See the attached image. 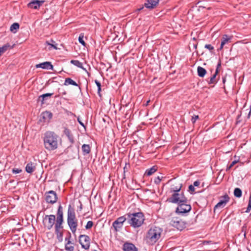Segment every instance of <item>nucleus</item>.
I'll return each instance as SVG.
<instances>
[{
  "label": "nucleus",
  "mask_w": 251,
  "mask_h": 251,
  "mask_svg": "<svg viewBox=\"0 0 251 251\" xmlns=\"http://www.w3.org/2000/svg\"><path fill=\"white\" fill-rule=\"evenodd\" d=\"M45 148L49 151H53L58 148V136L52 131L46 132L44 138Z\"/></svg>",
  "instance_id": "f257e3e1"
},
{
  "label": "nucleus",
  "mask_w": 251,
  "mask_h": 251,
  "mask_svg": "<svg viewBox=\"0 0 251 251\" xmlns=\"http://www.w3.org/2000/svg\"><path fill=\"white\" fill-rule=\"evenodd\" d=\"M127 222L130 226L134 228L140 227L145 221V217L141 212L128 213L126 214Z\"/></svg>",
  "instance_id": "f03ea898"
},
{
  "label": "nucleus",
  "mask_w": 251,
  "mask_h": 251,
  "mask_svg": "<svg viewBox=\"0 0 251 251\" xmlns=\"http://www.w3.org/2000/svg\"><path fill=\"white\" fill-rule=\"evenodd\" d=\"M55 225V234L59 242L62 241L63 234V211L62 207L60 205L57 211V217Z\"/></svg>",
  "instance_id": "7ed1b4c3"
},
{
  "label": "nucleus",
  "mask_w": 251,
  "mask_h": 251,
  "mask_svg": "<svg viewBox=\"0 0 251 251\" xmlns=\"http://www.w3.org/2000/svg\"><path fill=\"white\" fill-rule=\"evenodd\" d=\"M67 223L72 233L75 234L77 229V220L75 209L71 204L69 205L67 211Z\"/></svg>",
  "instance_id": "20e7f679"
},
{
  "label": "nucleus",
  "mask_w": 251,
  "mask_h": 251,
  "mask_svg": "<svg viewBox=\"0 0 251 251\" xmlns=\"http://www.w3.org/2000/svg\"><path fill=\"white\" fill-rule=\"evenodd\" d=\"M181 189V185L178 188H172L171 192H173L174 193L172 197L168 199V201L173 203H177V204L186 202L187 199L184 196L183 192H180Z\"/></svg>",
  "instance_id": "39448f33"
},
{
  "label": "nucleus",
  "mask_w": 251,
  "mask_h": 251,
  "mask_svg": "<svg viewBox=\"0 0 251 251\" xmlns=\"http://www.w3.org/2000/svg\"><path fill=\"white\" fill-rule=\"evenodd\" d=\"M162 231V229L159 227H151L146 236L147 242L151 244L155 243L160 238Z\"/></svg>",
  "instance_id": "423d86ee"
},
{
  "label": "nucleus",
  "mask_w": 251,
  "mask_h": 251,
  "mask_svg": "<svg viewBox=\"0 0 251 251\" xmlns=\"http://www.w3.org/2000/svg\"><path fill=\"white\" fill-rule=\"evenodd\" d=\"M56 217L54 215H46L43 217V225L45 229L50 230L54 226L55 230Z\"/></svg>",
  "instance_id": "0eeeda50"
},
{
  "label": "nucleus",
  "mask_w": 251,
  "mask_h": 251,
  "mask_svg": "<svg viewBox=\"0 0 251 251\" xmlns=\"http://www.w3.org/2000/svg\"><path fill=\"white\" fill-rule=\"evenodd\" d=\"M170 224L180 231L186 227V223L178 217H172Z\"/></svg>",
  "instance_id": "6e6552de"
},
{
  "label": "nucleus",
  "mask_w": 251,
  "mask_h": 251,
  "mask_svg": "<svg viewBox=\"0 0 251 251\" xmlns=\"http://www.w3.org/2000/svg\"><path fill=\"white\" fill-rule=\"evenodd\" d=\"M188 203V200L187 199L186 202H182L178 204L176 212L182 215L189 212L191 210V206Z\"/></svg>",
  "instance_id": "1a4fd4ad"
},
{
  "label": "nucleus",
  "mask_w": 251,
  "mask_h": 251,
  "mask_svg": "<svg viewBox=\"0 0 251 251\" xmlns=\"http://www.w3.org/2000/svg\"><path fill=\"white\" fill-rule=\"evenodd\" d=\"M126 219L127 218L125 216H123L118 218L113 223L112 227L115 232L119 231L123 227L124 223Z\"/></svg>",
  "instance_id": "9d476101"
},
{
  "label": "nucleus",
  "mask_w": 251,
  "mask_h": 251,
  "mask_svg": "<svg viewBox=\"0 0 251 251\" xmlns=\"http://www.w3.org/2000/svg\"><path fill=\"white\" fill-rule=\"evenodd\" d=\"M79 242L81 245V247L85 250H88L90 248V238L86 235H80L79 237Z\"/></svg>",
  "instance_id": "9b49d317"
},
{
  "label": "nucleus",
  "mask_w": 251,
  "mask_h": 251,
  "mask_svg": "<svg viewBox=\"0 0 251 251\" xmlns=\"http://www.w3.org/2000/svg\"><path fill=\"white\" fill-rule=\"evenodd\" d=\"M45 196L47 202L51 204L55 203L58 199L56 192L52 190L46 192Z\"/></svg>",
  "instance_id": "f8f14e48"
},
{
  "label": "nucleus",
  "mask_w": 251,
  "mask_h": 251,
  "mask_svg": "<svg viewBox=\"0 0 251 251\" xmlns=\"http://www.w3.org/2000/svg\"><path fill=\"white\" fill-rule=\"evenodd\" d=\"M229 200V197L227 194H225L223 196L221 197V200L215 206L214 210L219 208H223L228 202Z\"/></svg>",
  "instance_id": "ddd939ff"
},
{
  "label": "nucleus",
  "mask_w": 251,
  "mask_h": 251,
  "mask_svg": "<svg viewBox=\"0 0 251 251\" xmlns=\"http://www.w3.org/2000/svg\"><path fill=\"white\" fill-rule=\"evenodd\" d=\"M232 38V36H229L227 34L223 35L222 38L221 46L219 50H222L223 49L224 45L228 43H230Z\"/></svg>",
  "instance_id": "4468645a"
},
{
  "label": "nucleus",
  "mask_w": 251,
  "mask_h": 251,
  "mask_svg": "<svg viewBox=\"0 0 251 251\" xmlns=\"http://www.w3.org/2000/svg\"><path fill=\"white\" fill-rule=\"evenodd\" d=\"M159 0H146L144 3L145 7L152 9L154 8L159 3Z\"/></svg>",
  "instance_id": "2eb2a0df"
},
{
  "label": "nucleus",
  "mask_w": 251,
  "mask_h": 251,
  "mask_svg": "<svg viewBox=\"0 0 251 251\" xmlns=\"http://www.w3.org/2000/svg\"><path fill=\"white\" fill-rule=\"evenodd\" d=\"M123 250L124 251H138V249L133 244L128 242L124 244Z\"/></svg>",
  "instance_id": "dca6fc26"
},
{
  "label": "nucleus",
  "mask_w": 251,
  "mask_h": 251,
  "mask_svg": "<svg viewBox=\"0 0 251 251\" xmlns=\"http://www.w3.org/2000/svg\"><path fill=\"white\" fill-rule=\"evenodd\" d=\"M44 2V0H34L29 3L28 6L31 8L38 9Z\"/></svg>",
  "instance_id": "f3484780"
},
{
  "label": "nucleus",
  "mask_w": 251,
  "mask_h": 251,
  "mask_svg": "<svg viewBox=\"0 0 251 251\" xmlns=\"http://www.w3.org/2000/svg\"><path fill=\"white\" fill-rule=\"evenodd\" d=\"M70 238L71 235L68 237H66L65 239V241H67L65 245V249L66 251H74V243H72L70 240Z\"/></svg>",
  "instance_id": "a211bd4d"
},
{
  "label": "nucleus",
  "mask_w": 251,
  "mask_h": 251,
  "mask_svg": "<svg viewBox=\"0 0 251 251\" xmlns=\"http://www.w3.org/2000/svg\"><path fill=\"white\" fill-rule=\"evenodd\" d=\"M37 68H41L44 69H48L53 70V65L50 62H45L41 63L36 65Z\"/></svg>",
  "instance_id": "6ab92c4d"
},
{
  "label": "nucleus",
  "mask_w": 251,
  "mask_h": 251,
  "mask_svg": "<svg viewBox=\"0 0 251 251\" xmlns=\"http://www.w3.org/2000/svg\"><path fill=\"white\" fill-rule=\"evenodd\" d=\"M64 133L67 136L71 143L73 144L74 143V137L71 133V130L69 128L65 127L64 130Z\"/></svg>",
  "instance_id": "aec40b11"
},
{
  "label": "nucleus",
  "mask_w": 251,
  "mask_h": 251,
  "mask_svg": "<svg viewBox=\"0 0 251 251\" xmlns=\"http://www.w3.org/2000/svg\"><path fill=\"white\" fill-rule=\"evenodd\" d=\"M36 166L32 162L28 163L25 166V171L29 174L32 173L35 170Z\"/></svg>",
  "instance_id": "412c9836"
},
{
  "label": "nucleus",
  "mask_w": 251,
  "mask_h": 251,
  "mask_svg": "<svg viewBox=\"0 0 251 251\" xmlns=\"http://www.w3.org/2000/svg\"><path fill=\"white\" fill-rule=\"evenodd\" d=\"M218 74V71L216 70L215 73L210 77V78L207 79V82L208 84H214L217 82L216 77Z\"/></svg>",
  "instance_id": "4be33fe9"
},
{
  "label": "nucleus",
  "mask_w": 251,
  "mask_h": 251,
  "mask_svg": "<svg viewBox=\"0 0 251 251\" xmlns=\"http://www.w3.org/2000/svg\"><path fill=\"white\" fill-rule=\"evenodd\" d=\"M53 95V93H46L40 96L38 99V102H41V105L44 103V100L47 97H50Z\"/></svg>",
  "instance_id": "5701e85b"
},
{
  "label": "nucleus",
  "mask_w": 251,
  "mask_h": 251,
  "mask_svg": "<svg viewBox=\"0 0 251 251\" xmlns=\"http://www.w3.org/2000/svg\"><path fill=\"white\" fill-rule=\"evenodd\" d=\"M198 75L200 77H203L206 75L207 71L206 70L201 66H198L197 68Z\"/></svg>",
  "instance_id": "b1692460"
},
{
  "label": "nucleus",
  "mask_w": 251,
  "mask_h": 251,
  "mask_svg": "<svg viewBox=\"0 0 251 251\" xmlns=\"http://www.w3.org/2000/svg\"><path fill=\"white\" fill-rule=\"evenodd\" d=\"M82 151L83 154L86 155L89 154L91 151L90 147L89 145L84 144L82 146Z\"/></svg>",
  "instance_id": "393cba45"
},
{
  "label": "nucleus",
  "mask_w": 251,
  "mask_h": 251,
  "mask_svg": "<svg viewBox=\"0 0 251 251\" xmlns=\"http://www.w3.org/2000/svg\"><path fill=\"white\" fill-rule=\"evenodd\" d=\"M42 117L45 120H50L52 117V114L50 111H45L42 114Z\"/></svg>",
  "instance_id": "a878e982"
},
{
  "label": "nucleus",
  "mask_w": 251,
  "mask_h": 251,
  "mask_svg": "<svg viewBox=\"0 0 251 251\" xmlns=\"http://www.w3.org/2000/svg\"><path fill=\"white\" fill-rule=\"evenodd\" d=\"M71 63L86 71V69L83 67L82 63L79 61L76 60H72L71 61Z\"/></svg>",
  "instance_id": "bb28decb"
},
{
  "label": "nucleus",
  "mask_w": 251,
  "mask_h": 251,
  "mask_svg": "<svg viewBox=\"0 0 251 251\" xmlns=\"http://www.w3.org/2000/svg\"><path fill=\"white\" fill-rule=\"evenodd\" d=\"M19 24L17 23H13L10 27V30L11 32L15 33L17 32V30L19 28Z\"/></svg>",
  "instance_id": "cd10ccee"
},
{
  "label": "nucleus",
  "mask_w": 251,
  "mask_h": 251,
  "mask_svg": "<svg viewBox=\"0 0 251 251\" xmlns=\"http://www.w3.org/2000/svg\"><path fill=\"white\" fill-rule=\"evenodd\" d=\"M64 85H72L75 86H78V84L75 81H74L72 79L69 77L66 78L65 79Z\"/></svg>",
  "instance_id": "c85d7f7f"
},
{
  "label": "nucleus",
  "mask_w": 251,
  "mask_h": 251,
  "mask_svg": "<svg viewBox=\"0 0 251 251\" xmlns=\"http://www.w3.org/2000/svg\"><path fill=\"white\" fill-rule=\"evenodd\" d=\"M155 166H153L150 169H147L145 172V175L147 176H150L156 171Z\"/></svg>",
  "instance_id": "c756f323"
},
{
  "label": "nucleus",
  "mask_w": 251,
  "mask_h": 251,
  "mask_svg": "<svg viewBox=\"0 0 251 251\" xmlns=\"http://www.w3.org/2000/svg\"><path fill=\"white\" fill-rule=\"evenodd\" d=\"M242 195V192L239 188H236L234 190V195L235 197L240 198Z\"/></svg>",
  "instance_id": "7c9ffc66"
},
{
  "label": "nucleus",
  "mask_w": 251,
  "mask_h": 251,
  "mask_svg": "<svg viewBox=\"0 0 251 251\" xmlns=\"http://www.w3.org/2000/svg\"><path fill=\"white\" fill-rule=\"evenodd\" d=\"M50 42L51 43H50L49 41H46V43L48 45L50 46L51 47V48H52L54 49L57 50V48L56 47L57 44L55 43V42L54 41H53V40H51Z\"/></svg>",
  "instance_id": "2f4dec72"
},
{
  "label": "nucleus",
  "mask_w": 251,
  "mask_h": 251,
  "mask_svg": "<svg viewBox=\"0 0 251 251\" xmlns=\"http://www.w3.org/2000/svg\"><path fill=\"white\" fill-rule=\"evenodd\" d=\"M95 82L98 87V93L99 96H101L100 91H101V84L100 83L97 79L95 80Z\"/></svg>",
  "instance_id": "473e14b6"
},
{
  "label": "nucleus",
  "mask_w": 251,
  "mask_h": 251,
  "mask_svg": "<svg viewBox=\"0 0 251 251\" xmlns=\"http://www.w3.org/2000/svg\"><path fill=\"white\" fill-rule=\"evenodd\" d=\"M251 210V192L250 193V197L249 200L248 205L246 210V213H249Z\"/></svg>",
  "instance_id": "72a5a7b5"
},
{
  "label": "nucleus",
  "mask_w": 251,
  "mask_h": 251,
  "mask_svg": "<svg viewBox=\"0 0 251 251\" xmlns=\"http://www.w3.org/2000/svg\"><path fill=\"white\" fill-rule=\"evenodd\" d=\"M83 37H84L83 34H82V33L80 34L78 37V41H79V42L81 44H82L84 46H85L86 43L84 42V41L83 40Z\"/></svg>",
  "instance_id": "f704fd0d"
},
{
  "label": "nucleus",
  "mask_w": 251,
  "mask_h": 251,
  "mask_svg": "<svg viewBox=\"0 0 251 251\" xmlns=\"http://www.w3.org/2000/svg\"><path fill=\"white\" fill-rule=\"evenodd\" d=\"M94 223L92 221H88L85 226V228L86 229H89L92 228V227L93 226Z\"/></svg>",
  "instance_id": "c9c22d12"
},
{
  "label": "nucleus",
  "mask_w": 251,
  "mask_h": 251,
  "mask_svg": "<svg viewBox=\"0 0 251 251\" xmlns=\"http://www.w3.org/2000/svg\"><path fill=\"white\" fill-rule=\"evenodd\" d=\"M10 45L9 44H6L3 45L2 47H0L1 50L4 52L6 51L9 48H10Z\"/></svg>",
  "instance_id": "e433bc0d"
},
{
  "label": "nucleus",
  "mask_w": 251,
  "mask_h": 251,
  "mask_svg": "<svg viewBox=\"0 0 251 251\" xmlns=\"http://www.w3.org/2000/svg\"><path fill=\"white\" fill-rule=\"evenodd\" d=\"M204 48L209 50L211 52L214 50V47L210 44H206Z\"/></svg>",
  "instance_id": "4c0bfd02"
},
{
  "label": "nucleus",
  "mask_w": 251,
  "mask_h": 251,
  "mask_svg": "<svg viewBox=\"0 0 251 251\" xmlns=\"http://www.w3.org/2000/svg\"><path fill=\"white\" fill-rule=\"evenodd\" d=\"M199 118V115H193L191 118V121H192V123L195 124L196 120H198Z\"/></svg>",
  "instance_id": "58836bf2"
},
{
  "label": "nucleus",
  "mask_w": 251,
  "mask_h": 251,
  "mask_svg": "<svg viewBox=\"0 0 251 251\" xmlns=\"http://www.w3.org/2000/svg\"><path fill=\"white\" fill-rule=\"evenodd\" d=\"M22 171V170L21 169L18 168H14L12 171V173L15 174L20 173Z\"/></svg>",
  "instance_id": "ea45409f"
},
{
  "label": "nucleus",
  "mask_w": 251,
  "mask_h": 251,
  "mask_svg": "<svg viewBox=\"0 0 251 251\" xmlns=\"http://www.w3.org/2000/svg\"><path fill=\"white\" fill-rule=\"evenodd\" d=\"M161 181V178L159 176L155 177L154 179V182L156 184H159Z\"/></svg>",
  "instance_id": "a19ab883"
},
{
  "label": "nucleus",
  "mask_w": 251,
  "mask_h": 251,
  "mask_svg": "<svg viewBox=\"0 0 251 251\" xmlns=\"http://www.w3.org/2000/svg\"><path fill=\"white\" fill-rule=\"evenodd\" d=\"M189 190L190 192H191V193L194 192V191H195V188H194V186H193L192 185H189Z\"/></svg>",
  "instance_id": "79ce46f5"
},
{
  "label": "nucleus",
  "mask_w": 251,
  "mask_h": 251,
  "mask_svg": "<svg viewBox=\"0 0 251 251\" xmlns=\"http://www.w3.org/2000/svg\"><path fill=\"white\" fill-rule=\"evenodd\" d=\"M239 161V160L238 159L237 160H234L232 162V163L230 164V167H233L235 164L238 163Z\"/></svg>",
  "instance_id": "37998d69"
},
{
  "label": "nucleus",
  "mask_w": 251,
  "mask_h": 251,
  "mask_svg": "<svg viewBox=\"0 0 251 251\" xmlns=\"http://www.w3.org/2000/svg\"><path fill=\"white\" fill-rule=\"evenodd\" d=\"M200 184V182L198 180H197V181H195L194 183H193V185L194 187V186H199Z\"/></svg>",
  "instance_id": "c03bdc74"
},
{
  "label": "nucleus",
  "mask_w": 251,
  "mask_h": 251,
  "mask_svg": "<svg viewBox=\"0 0 251 251\" xmlns=\"http://www.w3.org/2000/svg\"><path fill=\"white\" fill-rule=\"evenodd\" d=\"M77 120L81 126H82L83 127H85L84 124L81 121L80 118L79 117H77Z\"/></svg>",
  "instance_id": "a18cd8bd"
},
{
  "label": "nucleus",
  "mask_w": 251,
  "mask_h": 251,
  "mask_svg": "<svg viewBox=\"0 0 251 251\" xmlns=\"http://www.w3.org/2000/svg\"><path fill=\"white\" fill-rule=\"evenodd\" d=\"M221 62L220 61L217 65V68L216 69V70H217L218 72L219 71V68L221 67Z\"/></svg>",
  "instance_id": "49530a36"
},
{
  "label": "nucleus",
  "mask_w": 251,
  "mask_h": 251,
  "mask_svg": "<svg viewBox=\"0 0 251 251\" xmlns=\"http://www.w3.org/2000/svg\"><path fill=\"white\" fill-rule=\"evenodd\" d=\"M251 114V109H250V110L249 111V113H248V119H249L250 117V115Z\"/></svg>",
  "instance_id": "de8ad7c7"
},
{
  "label": "nucleus",
  "mask_w": 251,
  "mask_h": 251,
  "mask_svg": "<svg viewBox=\"0 0 251 251\" xmlns=\"http://www.w3.org/2000/svg\"><path fill=\"white\" fill-rule=\"evenodd\" d=\"M231 168H232V167H230V165L227 166L226 168V171H229Z\"/></svg>",
  "instance_id": "09e8293b"
},
{
  "label": "nucleus",
  "mask_w": 251,
  "mask_h": 251,
  "mask_svg": "<svg viewBox=\"0 0 251 251\" xmlns=\"http://www.w3.org/2000/svg\"><path fill=\"white\" fill-rule=\"evenodd\" d=\"M150 101V100H148V101L146 102V104H145L144 105H145V106H147V105L149 104V103Z\"/></svg>",
  "instance_id": "8fccbe9b"
},
{
  "label": "nucleus",
  "mask_w": 251,
  "mask_h": 251,
  "mask_svg": "<svg viewBox=\"0 0 251 251\" xmlns=\"http://www.w3.org/2000/svg\"><path fill=\"white\" fill-rule=\"evenodd\" d=\"M225 81H226V78L225 77H223V83H225Z\"/></svg>",
  "instance_id": "3c124183"
},
{
  "label": "nucleus",
  "mask_w": 251,
  "mask_h": 251,
  "mask_svg": "<svg viewBox=\"0 0 251 251\" xmlns=\"http://www.w3.org/2000/svg\"><path fill=\"white\" fill-rule=\"evenodd\" d=\"M194 47L195 49H196L197 48V44H196L194 46Z\"/></svg>",
  "instance_id": "603ef678"
},
{
  "label": "nucleus",
  "mask_w": 251,
  "mask_h": 251,
  "mask_svg": "<svg viewBox=\"0 0 251 251\" xmlns=\"http://www.w3.org/2000/svg\"><path fill=\"white\" fill-rule=\"evenodd\" d=\"M82 208V204H81L80 206V209L81 210Z\"/></svg>",
  "instance_id": "864d4df0"
},
{
  "label": "nucleus",
  "mask_w": 251,
  "mask_h": 251,
  "mask_svg": "<svg viewBox=\"0 0 251 251\" xmlns=\"http://www.w3.org/2000/svg\"><path fill=\"white\" fill-rule=\"evenodd\" d=\"M143 8V7H142L141 8H140V9H138V10L140 11V10H142Z\"/></svg>",
  "instance_id": "5fc2aeb1"
}]
</instances>
